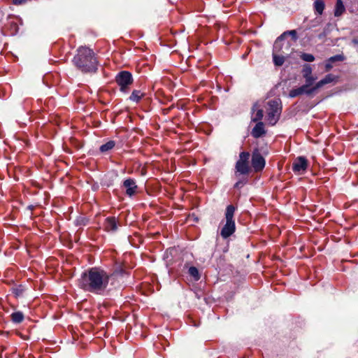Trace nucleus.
<instances>
[{
	"mask_svg": "<svg viewBox=\"0 0 358 358\" xmlns=\"http://www.w3.org/2000/svg\"><path fill=\"white\" fill-rule=\"evenodd\" d=\"M344 59V57L341 55H336L333 57H331L329 59V62H341Z\"/></svg>",
	"mask_w": 358,
	"mask_h": 358,
	"instance_id": "32",
	"label": "nucleus"
},
{
	"mask_svg": "<svg viewBox=\"0 0 358 358\" xmlns=\"http://www.w3.org/2000/svg\"><path fill=\"white\" fill-rule=\"evenodd\" d=\"M303 95L302 91L300 87L292 89L289 91V96L291 98H294L299 96Z\"/></svg>",
	"mask_w": 358,
	"mask_h": 358,
	"instance_id": "27",
	"label": "nucleus"
},
{
	"mask_svg": "<svg viewBox=\"0 0 358 358\" xmlns=\"http://www.w3.org/2000/svg\"><path fill=\"white\" fill-rule=\"evenodd\" d=\"M235 210V207L232 205L228 206L226 208V223L220 231L221 236L224 239L231 236L236 230V224L234 220Z\"/></svg>",
	"mask_w": 358,
	"mask_h": 358,
	"instance_id": "3",
	"label": "nucleus"
},
{
	"mask_svg": "<svg viewBox=\"0 0 358 358\" xmlns=\"http://www.w3.org/2000/svg\"><path fill=\"white\" fill-rule=\"evenodd\" d=\"M103 228L108 232L114 233L118 229V223L115 217H108L105 219Z\"/></svg>",
	"mask_w": 358,
	"mask_h": 358,
	"instance_id": "10",
	"label": "nucleus"
},
{
	"mask_svg": "<svg viewBox=\"0 0 358 358\" xmlns=\"http://www.w3.org/2000/svg\"><path fill=\"white\" fill-rule=\"evenodd\" d=\"M126 274H127L126 271L120 266L117 267L113 273H108V275H110V286L115 289L120 287L118 278L120 277H122L124 275H126Z\"/></svg>",
	"mask_w": 358,
	"mask_h": 358,
	"instance_id": "8",
	"label": "nucleus"
},
{
	"mask_svg": "<svg viewBox=\"0 0 358 358\" xmlns=\"http://www.w3.org/2000/svg\"><path fill=\"white\" fill-rule=\"evenodd\" d=\"M115 80L120 87V91L127 92L129 86L133 83V77L130 72L122 71L116 76Z\"/></svg>",
	"mask_w": 358,
	"mask_h": 358,
	"instance_id": "5",
	"label": "nucleus"
},
{
	"mask_svg": "<svg viewBox=\"0 0 358 358\" xmlns=\"http://www.w3.org/2000/svg\"><path fill=\"white\" fill-rule=\"evenodd\" d=\"M12 292L16 297H19L22 295L24 292V288L22 285L12 288Z\"/></svg>",
	"mask_w": 358,
	"mask_h": 358,
	"instance_id": "28",
	"label": "nucleus"
},
{
	"mask_svg": "<svg viewBox=\"0 0 358 358\" xmlns=\"http://www.w3.org/2000/svg\"><path fill=\"white\" fill-rule=\"evenodd\" d=\"M302 73L303 77L313 76L312 75V68L309 64L303 65Z\"/></svg>",
	"mask_w": 358,
	"mask_h": 358,
	"instance_id": "23",
	"label": "nucleus"
},
{
	"mask_svg": "<svg viewBox=\"0 0 358 358\" xmlns=\"http://www.w3.org/2000/svg\"><path fill=\"white\" fill-rule=\"evenodd\" d=\"M325 35H326V34L324 32V33H322V34L319 35V38H322V37L325 36Z\"/></svg>",
	"mask_w": 358,
	"mask_h": 358,
	"instance_id": "36",
	"label": "nucleus"
},
{
	"mask_svg": "<svg viewBox=\"0 0 358 358\" xmlns=\"http://www.w3.org/2000/svg\"><path fill=\"white\" fill-rule=\"evenodd\" d=\"M299 87L301 88V90L302 91V94H305V95H306L308 96H313L317 91V87L315 86V84L312 87H307V85H301Z\"/></svg>",
	"mask_w": 358,
	"mask_h": 358,
	"instance_id": "16",
	"label": "nucleus"
},
{
	"mask_svg": "<svg viewBox=\"0 0 358 358\" xmlns=\"http://www.w3.org/2000/svg\"><path fill=\"white\" fill-rule=\"evenodd\" d=\"M265 132L264 123L259 122L252 129L251 134L254 138H258L264 134Z\"/></svg>",
	"mask_w": 358,
	"mask_h": 358,
	"instance_id": "12",
	"label": "nucleus"
},
{
	"mask_svg": "<svg viewBox=\"0 0 358 358\" xmlns=\"http://www.w3.org/2000/svg\"><path fill=\"white\" fill-rule=\"evenodd\" d=\"M278 53L273 52V63L275 66H280L284 64L285 57L288 55H284V54L278 55Z\"/></svg>",
	"mask_w": 358,
	"mask_h": 358,
	"instance_id": "15",
	"label": "nucleus"
},
{
	"mask_svg": "<svg viewBox=\"0 0 358 358\" xmlns=\"http://www.w3.org/2000/svg\"><path fill=\"white\" fill-rule=\"evenodd\" d=\"M305 78V85H307V87H312L314 86V83L317 79V77L314 76H308V77H303Z\"/></svg>",
	"mask_w": 358,
	"mask_h": 358,
	"instance_id": "25",
	"label": "nucleus"
},
{
	"mask_svg": "<svg viewBox=\"0 0 358 358\" xmlns=\"http://www.w3.org/2000/svg\"><path fill=\"white\" fill-rule=\"evenodd\" d=\"M325 5L322 0H316L314 3V8L318 15H322Z\"/></svg>",
	"mask_w": 358,
	"mask_h": 358,
	"instance_id": "20",
	"label": "nucleus"
},
{
	"mask_svg": "<svg viewBox=\"0 0 358 358\" xmlns=\"http://www.w3.org/2000/svg\"><path fill=\"white\" fill-rule=\"evenodd\" d=\"M263 110L262 109H258L257 110V113L252 116V120L253 122H257L259 120H261L263 117Z\"/></svg>",
	"mask_w": 358,
	"mask_h": 358,
	"instance_id": "30",
	"label": "nucleus"
},
{
	"mask_svg": "<svg viewBox=\"0 0 358 358\" xmlns=\"http://www.w3.org/2000/svg\"><path fill=\"white\" fill-rule=\"evenodd\" d=\"M252 166L257 172L262 171L265 166V159L258 150L252 153Z\"/></svg>",
	"mask_w": 358,
	"mask_h": 358,
	"instance_id": "7",
	"label": "nucleus"
},
{
	"mask_svg": "<svg viewBox=\"0 0 358 358\" xmlns=\"http://www.w3.org/2000/svg\"><path fill=\"white\" fill-rule=\"evenodd\" d=\"M144 96V94L142 93L140 90H134L131 94L129 96V100L131 101L138 103L141 98Z\"/></svg>",
	"mask_w": 358,
	"mask_h": 358,
	"instance_id": "18",
	"label": "nucleus"
},
{
	"mask_svg": "<svg viewBox=\"0 0 358 358\" xmlns=\"http://www.w3.org/2000/svg\"><path fill=\"white\" fill-rule=\"evenodd\" d=\"M301 59L305 62H312L315 60V57L309 53H302L300 56Z\"/></svg>",
	"mask_w": 358,
	"mask_h": 358,
	"instance_id": "29",
	"label": "nucleus"
},
{
	"mask_svg": "<svg viewBox=\"0 0 358 358\" xmlns=\"http://www.w3.org/2000/svg\"><path fill=\"white\" fill-rule=\"evenodd\" d=\"M236 169L241 174H248L250 170L248 162L237 161L236 164Z\"/></svg>",
	"mask_w": 358,
	"mask_h": 358,
	"instance_id": "14",
	"label": "nucleus"
},
{
	"mask_svg": "<svg viewBox=\"0 0 358 358\" xmlns=\"http://www.w3.org/2000/svg\"><path fill=\"white\" fill-rule=\"evenodd\" d=\"M110 277L105 270L93 267L81 274L78 279V286L85 292L101 294L110 285Z\"/></svg>",
	"mask_w": 358,
	"mask_h": 358,
	"instance_id": "1",
	"label": "nucleus"
},
{
	"mask_svg": "<svg viewBox=\"0 0 358 358\" xmlns=\"http://www.w3.org/2000/svg\"><path fill=\"white\" fill-rule=\"evenodd\" d=\"M353 42H354L355 43H356V44H357V43H358V41H357V40H354V41H353Z\"/></svg>",
	"mask_w": 358,
	"mask_h": 358,
	"instance_id": "37",
	"label": "nucleus"
},
{
	"mask_svg": "<svg viewBox=\"0 0 358 358\" xmlns=\"http://www.w3.org/2000/svg\"><path fill=\"white\" fill-rule=\"evenodd\" d=\"M88 222V220L83 216L78 217L75 220L76 226H85Z\"/></svg>",
	"mask_w": 358,
	"mask_h": 358,
	"instance_id": "26",
	"label": "nucleus"
},
{
	"mask_svg": "<svg viewBox=\"0 0 358 358\" xmlns=\"http://www.w3.org/2000/svg\"><path fill=\"white\" fill-rule=\"evenodd\" d=\"M189 274L192 276L196 280L200 278L198 269L194 266H191L189 268Z\"/></svg>",
	"mask_w": 358,
	"mask_h": 358,
	"instance_id": "24",
	"label": "nucleus"
},
{
	"mask_svg": "<svg viewBox=\"0 0 358 358\" xmlns=\"http://www.w3.org/2000/svg\"><path fill=\"white\" fill-rule=\"evenodd\" d=\"M290 47L291 43L285 41L283 36L280 35L277 38L273 44V52L289 55Z\"/></svg>",
	"mask_w": 358,
	"mask_h": 358,
	"instance_id": "6",
	"label": "nucleus"
},
{
	"mask_svg": "<svg viewBox=\"0 0 358 358\" xmlns=\"http://www.w3.org/2000/svg\"><path fill=\"white\" fill-rule=\"evenodd\" d=\"M123 186L126 189V194L129 196L134 195L138 188L136 181L131 178L126 179L123 182Z\"/></svg>",
	"mask_w": 358,
	"mask_h": 358,
	"instance_id": "11",
	"label": "nucleus"
},
{
	"mask_svg": "<svg viewBox=\"0 0 358 358\" xmlns=\"http://www.w3.org/2000/svg\"><path fill=\"white\" fill-rule=\"evenodd\" d=\"M75 66L83 72H95L97 69V60L92 50L80 47L73 59Z\"/></svg>",
	"mask_w": 358,
	"mask_h": 358,
	"instance_id": "2",
	"label": "nucleus"
},
{
	"mask_svg": "<svg viewBox=\"0 0 358 358\" xmlns=\"http://www.w3.org/2000/svg\"><path fill=\"white\" fill-rule=\"evenodd\" d=\"M245 182L244 181L239 180L235 183L234 187L237 189L241 188L245 185Z\"/></svg>",
	"mask_w": 358,
	"mask_h": 358,
	"instance_id": "33",
	"label": "nucleus"
},
{
	"mask_svg": "<svg viewBox=\"0 0 358 358\" xmlns=\"http://www.w3.org/2000/svg\"><path fill=\"white\" fill-rule=\"evenodd\" d=\"M268 120L270 124L274 125L278 122L281 113L280 101V99L271 100L268 102Z\"/></svg>",
	"mask_w": 358,
	"mask_h": 358,
	"instance_id": "4",
	"label": "nucleus"
},
{
	"mask_svg": "<svg viewBox=\"0 0 358 358\" xmlns=\"http://www.w3.org/2000/svg\"><path fill=\"white\" fill-rule=\"evenodd\" d=\"M115 145V142L114 141H109L105 144H103L100 146V151L101 152H106L110 150H112Z\"/></svg>",
	"mask_w": 358,
	"mask_h": 358,
	"instance_id": "21",
	"label": "nucleus"
},
{
	"mask_svg": "<svg viewBox=\"0 0 358 358\" xmlns=\"http://www.w3.org/2000/svg\"><path fill=\"white\" fill-rule=\"evenodd\" d=\"M11 320L14 323H21L24 320V315L20 311L14 312L11 314Z\"/></svg>",
	"mask_w": 358,
	"mask_h": 358,
	"instance_id": "19",
	"label": "nucleus"
},
{
	"mask_svg": "<svg viewBox=\"0 0 358 358\" xmlns=\"http://www.w3.org/2000/svg\"><path fill=\"white\" fill-rule=\"evenodd\" d=\"M27 1V0H13V3L15 5H21Z\"/></svg>",
	"mask_w": 358,
	"mask_h": 358,
	"instance_id": "34",
	"label": "nucleus"
},
{
	"mask_svg": "<svg viewBox=\"0 0 358 358\" xmlns=\"http://www.w3.org/2000/svg\"><path fill=\"white\" fill-rule=\"evenodd\" d=\"M283 36V38H285L287 36H291L292 41L295 42L297 40V34L295 30L287 31L281 34Z\"/></svg>",
	"mask_w": 358,
	"mask_h": 358,
	"instance_id": "22",
	"label": "nucleus"
},
{
	"mask_svg": "<svg viewBox=\"0 0 358 358\" xmlns=\"http://www.w3.org/2000/svg\"><path fill=\"white\" fill-rule=\"evenodd\" d=\"M336 77L332 74H328L323 79L320 80V81L317 82L315 83V86L317 89V90L323 87L324 85L331 83L335 80Z\"/></svg>",
	"mask_w": 358,
	"mask_h": 358,
	"instance_id": "13",
	"label": "nucleus"
},
{
	"mask_svg": "<svg viewBox=\"0 0 358 358\" xmlns=\"http://www.w3.org/2000/svg\"><path fill=\"white\" fill-rule=\"evenodd\" d=\"M308 166V161L304 157H299L293 162L292 169L294 172H303Z\"/></svg>",
	"mask_w": 358,
	"mask_h": 358,
	"instance_id": "9",
	"label": "nucleus"
},
{
	"mask_svg": "<svg viewBox=\"0 0 358 358\" xmlns=\"http://www.w3.org/2000/svg\"><path fill=\"white\" fill-rule=\"evenodd\" d=\"M332 62H327L325 64V69H326V71H329L331 69H332V64H331Z\"/></svg>",
	"mask_w": 358,
	"mask_h": 358,
	"instance_id": "35",
	"label": "nucleus"
},
{
	"mask_svg": "<svg viewBox=\"0 0 358 358\" xmlns=\"http://www.w3.org/2000/svg\"><path fill=\"white\" fill-rule=\"evenodd\" d=\"M250 153L248 152H242L239 155V159L238 161L248 162Z\"/></svg>",
	"mask_w": 358,
	"mask_h": 358,
	"instance_id": "31",
	"label": "nucleus"
},
{
	"mask_svg": "<svg viewBox=\"0 0 358 358\" xmlns=\"http://www.w3.org/2000/svg\"><path fill=\"white\" fill-rule=\"evenodd\" d=\"M345 11L342 0H337L334 8V16L339 17Z\"/></svg>",
	"mask_w": 358,
	"mask_h": 358,
	"instance_id": "17",
	"label": "nucleus"
}]
</instances>
